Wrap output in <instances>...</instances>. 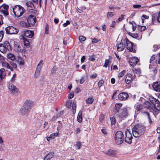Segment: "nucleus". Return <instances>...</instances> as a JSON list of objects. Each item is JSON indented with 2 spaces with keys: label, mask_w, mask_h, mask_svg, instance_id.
<instances>
[{
  "label": "nucleus",
  "mask_w": 160,
  "mask_h": 160,
  "mask_svg": "<svg viewBox=\"0 0 160 160\" xmlns=\"http://www.w3.org/2000/svg\"><path fill=\"white\" fill-rule=\"evenodd\" d=\"M149 101H146L145 103V107L149 109H152L155 112H158L160 110V102L158 100L152 96L149 97Z\"/></svg>",
  "instance_id": "nucleus-1"
},
{
  "label": "nucleus",
  "mask_w": 160,
  "mask_h": 160,
  "mask_svg": "<svg viewBox=\"0 0 160 160\" xmlns=\"http://www.w3.org/2000/svg\"><path fill=\"white\" fill-rule=\"evenodd\" d=\"M33 105L32 101L30 100H26L23 106L20 109L19 112L21 114L24 116L28 115Z\"/></svg>",
  "instance_id": "nucleus-2"
},
{
  "label": "nucleus",
  "mask_w": 160,
  "mask_h": 160,
  "mask_svg": "<svg viewBox=\"0 0 160 160\" xmlns=\"http://www.w3.org/2000/svg\"><path fill=\"white\" fill-rule=\"evenodd\" d=\"M145 127L141 124H137L134 126L132 129L133 136L135 138L139 137L144 133Z\"/></svg>",
  "instance_id": "nucleus-3"
},
{
  "label": "nucleus",
  "mask_w": 160,
  "mask_h": 160,
  "mask_svg": "<svg viewBox=\"0 0 160 160\" xmlns=\"http://www.w3.org/2000/svg\"><path fill=\"white\" fill-rule=\"evenodd\" d=\"M12 9L15 16L17 18L22 16L25 11L23 7L19 5L14 6Z\"/></svg>",
  "instance_id": "nucleus-4"
},
{
  "label": "nucleus",
  "mask_w": 160,
  "mask_h": 160,
  "mask_svg": "<svg viewBox=\"0 0 160 160\" xmlns=\"http://www.w3.org/2000/svg\"><path fill=\"white\" fill-rule=\"evenodd\" d=\"M115 143L117 145H120L123 142L124 139V137L123 132L120 131H118L115 135Z\"/></svg>",
  "instance_id": "nucleus-5"
},
{
  "label": "nucleus",
  "mask_w": 160,
  "mask_h": 160,
  "mask_svg": "<svg viewBox=\"0 0 160 160\" xmlns=\"http://www.w3.org/2000/svg\"><path fill=\"white\" fill-rule=\"evenodd\" d=\"M11 49L10 43L8 41L0 44V51L3 53H6L8 51H10Z\"/></svg>",
  "instance_id": "nucleus-6"
},
{
  "label": "nucleus",
  "mask_w": 160,
  "mask_h": 160,
  "mask_svg": "<svg viewBox=\"0 0 160 160\" xmlns=\"http://www.w3.org/2000/svg\"><path fill=\"white\" fill-rule=\"evenodd\" d=\"M36 21V17L33 15H30L28 18L27 22H23V26L28 28L32 26L34 24Z\"/></svg>",
  "instance_id": "nucleus-7"
},
{
  "label": "nucleus",
  "mask_w": 160,
  "mask_h": 160,
  "mask_svg": "<svg viewBox=\"0 0 160 160\" xmlns=\"http://www.w3.org/2000/svg\"><path fill=\"white\" fill-rule=\"evenodd\" d=\"M129 108L125 107L123 108L121 110V112L118 114V116L122 120L125 118L129 114Z\"/></svg>",
  "instance_id": "nucleus-8"
},
{
  "label": "nucleus",
  "mask_w": 160,
  "mask_h": 160,
  "mask_svg": "<svg viewBox=\"0 0 160 160\" xmlns=\"http://www.w3.org/2000/svg\"><path fill=\"white\" fill-rule=\"evenodd\" d=\"M5 30L7 34H16L19 32V30L18 29L12 26L6 28Z\"/></svg>",
  "instance_id": "nucleus-9"
},
{
  "label": "nucleus",
  "mask_w": 160,
  "mask_h": 160,
  "mask_svg": "<svg viewBox=\"0 0 160 160\" xmlns=\"http://www.w3.org/2000/svg\"><path fill=\"white\" fill-rule=\"evenodd\" d=\"M125 135L126 136L124 138L125 141L127 143L130 144L131 143L132 141V137L131 133L130 131L127 129L125 132Z\"/></svg>",
  "instance_id": "nucleus-10"
},
{
  "label": "nucleus",
  "mask_w": 160,
  "mask_h": 160,
  "mask_svg": "<svg viewBox=\"0 0 160 160\" xmlns=\"http://www.w3.org/2000/svg\"><path fill=\"white\" fill-rule=\"evenodd\" d=\"M9 6L7 5H4L0 7V12L2 13L5 16L8 15Z\"/></svg>",
  "instance_id": "nucleus-11"
},
{
  "label": "nucleus",
  "mask_w": 160,
  "mask_h": 160,
  "mask_svg": "<svg viewBox=\"0 0 160 160\" xmlns=\"http://www.w3.org/2000/svg\"><path fill=\"white\" fill-rule=\"evenodd\" d=\"M9 91L13 94L16 93L18 91V89L14 85L9 84L8 86Z\"/></svg>",
  "instance_id": "nucleus-12"
},
{
  "label": "nucleus",
  "mask_w": 160,
  "mask_h": 160,
  "mask_svg": "<svg viewBox=\"0 0 160 160\" xmlns=\"http://www.w3.org/2000/svg\"><path fill=\"white\" fill-rule=\"evenodd\" d=\"M125 41L127 49H128L130 52L133 51V43L130 42L127 38L125 39Z\"/></svg>",
  "instance_id": "nucleus-13"
},
{
  "label": "nucleus",
  "mask_w": 160,
  "mask_h": 160,
  "mask_svg": "<svg viewBox=\"0 0 160 160\" xmlns=\"http://www.w3.org/2000/svg\"><path fill=\"white\" fill-rule=\"evenodd\" d=\"M128 94L125 92H122L118 95V98L121 100H126L128 97Z\"/></svg>",
  "instance_id": "nucleus-14"
},
{
  "label": "nucleus",
  "mask_w": 160,
  "mask_h": 160,
  "mask_svg": "<svg viewBox=\"0 0 160 160\" xmlns=\"http://www.w3.org/2000/svg\"><path fill=\"white\" fill-rule=\"evenodd\" d=\"M34 35V32L33 31L26 30L23 32V35L27 37L32 38Z\"/></svg>",
  "instance_id": "nucleus-15"
},
{
  "label": "nucleus",
  "mask_w": 160,
  "mask_h": 160,
  "mask_svg": "<svg viewBox=\"0 0 160 160\" xmlns=\"http://www.w3.org/2000/svg\"><path fill=\"white\" fill-rule=\"evenodd\" d=\"M139 61V59L137 57H134L131 58L129 60V63L132 67H134Z\"/></svg>",
  "instance_id": "nucleus-16"
},
{
  "label": "nucleus",
  "mask_w": 160,
  "mask_h": 160,
  "mask_svg": "<svg viewBox=\"0 0 160 160\" xmlns=\"http://www.w3.org/2000/svg\"><path fill=\"white\" fill-rule=\"evenodd\" d=\"M116 151L111 149H109L108 151L104 152V153L108 156L111 157H115L116 156Z\"/></svg>",
  "instance_id": "nucleus-17"
},
{
  "label": "nucleus",
  "mask_w": 160,
  "mask_h": 160,
  "mask_svg": "<svg viewBox=\"0 0 160 160\" xmlns=\"http://www.w3.org/2000/svg\"><path fill=\"white\" fill-rule=\"evenodd\" d=\"M2 65L3 67L7 69L10 70L11 71H13L12 68L10 66V65L6 62H2Z\"/></svg>",
  "instance_id": "nucleus-18"
},
{
  "label": "nucleus",
  "mask_w": 160,
  "mask_h": 160,
  "mask_svg": "<svg viewBox=\"0 0 160 160\" xmlns=\"http://www.w3.org/2000/svg\"><path fill=\"white\" fill-rule=\"evenodd\" d=\"M6 75L5 69L3 68L0 69V81L2 80L6 76Z\"/></svg>",
  "instance_id": "nucleus-19"
},
{
  "label": "nucleus",
  "mask_w": 160,
  "mask_h": 160,
  "mask_svg": "<svg viewBox=\"0 0 160 160\" xmlns=\"http://www.w3.org/2000/svg\"><path fill=\"white\" fill-rule=\"evenodd\" d=\"M132 80V76L130 74H128L126 76L125 81L127 84H129Z\"/></svg>",
  "instance_id": "nucleus-20"
},
{
  "label": "nucleus",
  "mask_w": 160,
  "mask_h": 160,
  "mask_svg": "<svg viewBox=\"0 0 160 160\" xmlns=\"http://www.w3.org/2000/svg\"><path fill=\"white\" fill-rule=\"evenodd\" d=\"M154 89L158 92H160V85L158 84L157 82H154L152 85Z\"/></svg>",
  "instance_id": "nucleus-21"
},
{
  "label": "nucleus",
  "mask_w": 160,
  "mask_h": 160,
  "mask_svg": "<svg viewBox=\"0 0 160 160\" xmlns=\"http://www.w3.org/2000/svg\"><path fill=\"white\" fill-rule=\"evenodd\" d=\"M17 62L20 65H23L24 64V61L21 57H18L16 60Z\"/></svg>",
  "instance_id": "nucleus-22"
},
{
  "label": "nucleus",
  "mask_w": 160,
  "mask_h": 160,
  "mask_svg": "<svg viewBox=\"0 0 160 160\" xmlns=\"http://www.w3.org/2000/svg\"><path fill=\"white\" fill-rule=\"evenodd\" d=\"M117 50L118 51H121L124 50L125 47L124 45L120 43L119 44L117 45Z\"/></svg>",
  "instance_id": "nucleus-23"
},
{
  "label": "nucleus",
  "mask_w": 160,
  "mask_h": 160,
  "mask_svg": "<svg viewBox=\"0 0 160 160\" xmlns=\"http://www.w3.org/2000/svg\"><path fill=\"white\" fill-rule=\"evenodd\" d=\"M7 57L8 59H9L12 61H14L16 59L15 56L11 53H9L7 54Z\"/></svg>",
  "instance_id": "nucleus-24"
},
{
  "label": "nucleus",
  "mask_w": 160,
  "mask_h": 160,
  "mask_svg": "<svg viewBox=\"0 0 160 160\" xmlns=\"http://www.w3.org/2000/svg\"><path fill=\"white\" fill-rule=\"evenodd\" d=\"M136 109L137 110V111L135 112V113L136 112H140L142 111L143 109V107L142 104H138L137 105L136 107Z\"/></svg>",
  "instance_id": "nucleus-25"
},
{
  "label": "nucleus",
  "mask_w": 160,
  "mask_h": 160,
  "mask_svg": "<svg viewBox=\"0 0 160 160\" xmlns=\"http://www.w3.org/2000/svg\"><path fill=\"white\" fill-rule=\"evenodd\" d=\"M77 121L79 122H81L82 121V112L79 111V113L78 114L77 118Z\"/></svg>",
  "instance_id": "nucleus-26"
},
{
  "label": "nucleus",
  "mask_w": 160,
  "mask_h": 160,
  "mask_svg": "<svg viewBox=\"0 0 160 160\" xmlns=\"http://www.w3.org/2000/svg\"><path fill=\"white\" fill-rule=\"evenodd\" d=\"M26 5L28 7H29L30 10H33L34 9L35 7L33 3L31 2H28L26 3Z\"/></svg>",
  "instance_id": "nucleus-27"
},
{
  "label": "nucleus",
  "mask_w": 160,
  "mask_h": 160,
  "mask_svg": "<svg viewBox=\"0 0 160 160\" xmlns=\"http://www.w3.org/2000/svg\"><path fill=\"white\" fill-rule=\"evenodd\" d=\"M122 106V104L121 103H117L115 105L116 112H119V110Z\"/></svg>",
  "instance_id": "nucleus-28"
},
{
  "label": "nucleus",
  "mask_w": 160,
  "mask_h": 160,
  "mask_svg": "<svg viewBox=\"0 0 160 160\" xmlns=\"http://www.w3.org/2000/svg\"><path fill=\"white\" fill-rule=\"evenodd\" d=\"M23 42L24 45L25 46H26L27 48L29 47L30 46V43L28 40H27L26 38H24Z\"/></svg>",
  "instance_id": "nucleus-29"
},
{
  "label": "nucleus",
  "mask_w": 160,
  "mask_h": 160,
  "mask_svg": "<svg viewBox=\"0 0 160 160\" xmlns=\"http://www.w3.org/2000/svg\"><path fill=\"white\" fill-rule=\"evenodd\" d=\"M43 61L42 60H41L38 64V65L36 70L40 71L41 68L42 66Z\"/></svg>",
  "instance_id": "nucleus-30"
},
{
  "label": "nucleus",
  "mask_w": 160,
  "mask_h": 160,
  "mask_svg": "<svg viewBox=\"0 0 160 160\" xmlns=\"http://www.w3.org/2000/svg\"><path fill=\"white\" fill-rule=\"evenodd\" d=\"M14 48L15 51L17 52H20L22 50V48L21 47L20 45H15L14 46Z\"/></svg>",
  "instance_id": "nucleus-31"
},
{
  "label": "nucleus",
  "mask_w": 160,
  "mask_h": 160,
  "mask_svg": "<svg viewBox=\"0 0 160 160\" xmlns=\"http://www.w3.org/2000/svg\"><path fill=\"white\" fill-rule=\"evenodd\" d=\"M93 101V98H90L87 99L86 100V102L87 104H91Z\"/></svg>",
  "instance_id": "nucleus-32"
},
{
  "label": "nucleus",
  "mask_w": 160,
  "mask_h": 160,
  "mask_svg": "<svg viewBox=\"0 0 160 160\" xmlns=\"http://www.w3.org/2000/svg\"><path fill=\"white\" fill-rule=\"evenodd\" d=\"M150 72L152 74L154 75H156L157 73V70L155 68H150Z\"/></svg>",
  "instance_id": "nucleus-33"
},
{
  "label": "nucleus",
  "mask_w": 160,
  "mask_h": 160,
  "mask_svg": "<svg viewBox=\"0 0 160 160\" xmlns=\"http://www.w3.org/2000/svg\"><path fill=\"white\" fill-rule=\"evenodd\" d=\"M3 141L1 138H0V151L3 150Z\"/></svg>",
  "instance_id": "nucleus-34"
},
{
  "label": "nucleus",
  "mask_w": 160,
  "mask_h": 160,
  "mask_svg": "<svg viewBox=\"0 0 160 160\" xmlns=\"http://www.w3.org/2000/svg\"><path fill=\"white\" fill-rule=\"evenodd\" d=\"M54 156V153L53 152H49L46 155L47 158H49V159H51Z\"/></svg>",
  "instance_id": "nucleus-35"
},
{
  "label": "nucleus",
  "mask_w": 160,
  "mask_h": 160,
  "mask_svg": "<svg viewBox=\"0 0 160 160\" xmlns=\"http://www.w3.org/2000/svg\"><path fill=\"white\" fill-rule=\"evenodd\" d=\"M82 143L80 142H78L75 145V148L76 149H80L82 146Z\"/></svg>",
  "instance_id": "nucleus-36"
},
{
  "label": "nucleus",
  "mask_w": 160,
  "mask_h": 160,
  "mask_svg": "<svg viewBox=\"0 0 160 160\" xmlns=\"http://www.w3.org/2000/svg\"><path fill=\"white\" fill-rule=\"evenodd\" d=\"M76 102H77L76 101H74L72 104V108L73 112H74V110H75V112L76 111Z\"/></svg>",
  "instance_id": "nucleus-37"
},
{
  "label": "nucleus",
  "mask_w": 160,
  "mask_h": 160,
  "mask_svg": "<svg viewBox=\"0 0 160 160\" xmlns=\"http://www.w3.org/2000/svg\"><path fill=\"white\" fill-rule=\"evenodd\" d=\"M114 15V13L113 12H108L107 13V18H111Z\"/></svg>",
  "instance_id": "nucleus-38"
},
{
  "label": "nucleus",
  "mask_w": 160,
  "mask_h": 160,
  "mask_svg": "<svg viewBox=\"0 0 160 160\" xmlns=\"http://www.w3.org/2000/svg\"><path fill=\"white\" fill-rule=\"evenodd\" d=\"M64 114V111L62 110L59 112H58L57 114H56V116H57V117L59 118L61 117L63 114Z\"/></svg>",
  "instance_id": "nucleus-39"
},
{
  "label": "nucleus",
  "mask_w": 160,
  "mask_h": 160,
  "mask_svg": "<svg viewBox=\"0 0 160 160\" xmlns=\"http://www.w3.org/2000/svg\"><path fill=\"white\" fill-rule=\"evenodd\" d=\"M142 113L145 115L147 116L149 120V122H151V120L150 118L149 113L148 112H143Z\"/></svg>",
  "instance_id": "nucleus-40"
},
{
  "label": "nucleus",
  "mask_w": 160,
  "mask_h": 160,
  "mask_svg": "<svg viewBox=\"0 0 160 160\" xmlns=\"http://www.w3.org/2000/svg\"><path fill=\"white\" fill-rule=\"evenodd\" d=\"M110 120L111 124L114 125L115 124L116 120L115 118L114 117H111L110 118Z\"/></svg>",
  "instance_id": "nucleus-41"
},
{
  "label": "nucleus",
  "mask_w": 160,
  "mask_h": 160,
  "mask_svg": "<svg viewBox=\"0 0 160 160\" xmlns=\"http://www.w3.org/2000/svg\"><path fill=\"white\" fill-rule=\"evenodd\" d=\"M138 28L141 31L145 30L146 28L145 26H141L140 25H138Z\"/></svg>",
  "instance_id": "nucleus-42"
},
{
  "label": "nucleus",
  "mask_w": 160,
  "mask_h": 160,
  "mask_svg": "<svg viewBox=\"0 0 160 160\" xmlns=\"http://www.w3.org/2000/svg\"><path fill=\"white\" fill-rule=\"evenodd\" d=\"M59 134V132H56L55 133H52V134H51L50 135V136L51 138V139H54L55 138V137L57 136Z\"/></svg>",
  "instance_id": "nucleus-43"
},
{
  "label": "nucleus",
  "mask_w": 160,
  "mask_h": 160,
  "mask_svg": "<svg viewBox=\"0 0 160 160\" xmlns=\"http://www.w3.org/2000/svg\"><path fill=\"white\" fill-rule=\"evenodd\" d=\"M128 34L134 38H136L138 37V34L137 33H132L130 32H128Z\"/></svg>",
  "instance_id": "nucleus-44"
},
{
  "label": "nucleus",
  "mask_w": 160,
  "mask_h": 160,
  "mask_svg": "<svg viewBox=\"0 0 160 160\" xmlns=\"http://www.w3.org/2000/svg\"><path fill=\"white\" fill-rule=\"evenodd\" d=\"M40 72V71L36 70L34 75L35 77L36 78H37L39 76Z\"/></svg>",
  "instance_id": "nucleus-45"
},
{
  "label": "nucleus",
  "mask_w": 160,
  "mask_h": 160,
  "mask_svg": "<svg viewBox=\"0 0 160 160\" xmlns=\"http://www.w3.org/2000/svg\"><path fill=\"white\" fill-rule=\"evenodd\" d=\"M79 39L80 42L82 43V41H85L86 39V38L83 36H80L79 37Z\"/></svg>",
  "instance_id": "nucleus-46"
},
{
  "label": "nucleus",
  "mask_w": 160,
  "mask_h": 160,
  "mask_svg": "<svg viewBox=\"0 0 160 160\" xmlns=\"http://www.w3.org/2000/svg\"><path fill=\"white\" fill-rule=\"evenodd\" d=\"M157 15L156 13H154L152 16V22H153L156 20Z\"/></svg>",
  "instance_id": "nucleus-47"
},
{
  "label": "nucleus",
  "mask_w": 160,
  "mask_h": 160,
  "mask_svg": "<svg viewBox=\"0 0 160 160\" xmlns=\"http://www.w3.org/2000/svg\"><path fill=\"white\" fill-rule=\"evenodd\" d=\"M126 72L125 70H123L120 73H119L118 75L119 77H122L125 74Z\"/></svg>",
  "instance_id": "nucleus-48"
},
{
  "label": "nucleus",
  "mask_w": 160,
  "mask_h": 160,
  "mask_svg": "<svg viewBox=\"0 0 160 160\" xmlns=\"http://www.w3.org/2000/svg\"><path fill=\"white\" fill-rule=\"evenodd\" d=\"M4 33L2 31H0V42H1L3 37Z\"/></svg>",
  "instance_id": "nucleus-49"
},
{
  "label": "nucleus",
  "mask_w": 160,
  "mask_h": 160,
  "mask_svg": "<svg viewBox=\"0 0 160 160\" xmlns=\"http://www.w3.org/2000/svg\"><path fill=\"white\" fill-rule=\"evenodd\" d=\"M125 15H122L119 18H118L116 20V22H120L123 19L124 17L125 16Z\"/></svg>",
  "instance_id": "nucleus-50"
},
{
  "label": "nucleus",
  "mask_w": 160,
  "mask_h": 160,
  "mask_svg": "<svg viewBox=\"0 0 160 160\" xmlns=\"http://www.w3.org/2000/svg\"><path fill=\"white\" fill-rule=\"evenodd\" d=\"M10 64L12 68H17V64L14 62H10Z\"/></svg>",
  "instance_id": "nucleus-51"
},
{
  "label": "nucleus",
  "mask_w": 160,
  "mask_h": 160,
  "mask_svg": "<svg viewBox=\"0 0 160 160\" xmlns=\"http://www.w3.org/2000/svg\"><path fill=\"white\" fill-rule=\"evenodd\" d=\"M72 104V102L71 101H68L67 102L66 105L68 108H70L71 107Z\"/></svg>",
  "instance_id": "nucleus-52"
},
{
  "label": "nucleus",
  "mask_w": 160,
  "mask_h": 160,
  "mask_svg": "<svg viewBox=\"0 0 160 160\" xmlns=\"http://www.w3.org/2000/svg\"><path fill=\"white\" fill-rule=\"evenodd\" d=\"M74 96V93L73 92H71L68 94V98L69 99H71Z\"/></svg>",
  "instance_id": "nucleus-53"
},
{
  "label": "nucleus",
  "mask_w": 160,
  "mask_h": 160,
  "mask_svg": "<svg viewBox=\"0 0 160 160\" xmlns=\"http://www.w3.org/2000/svg\"><path fill=\"white\" fill-rule=\"evenodd\" d=\"M153 47V48H155L154 49L153 51H155L160 48V45H154Z\"/></svg>",
  "instance_id": "nucleus-54"
},
{
  "label": "nucleus",
  "mask_w": 160,
  "mask_h": 160,
  "mask_svg": "<svg viewBox=\"0 0 160 160\" xmlns=\"http://www.w3.org/2000/svg\"><path fill=\"white\" fill-rule=\"evenodd\" d=\"M85 81V77H82L81 78L80 81V84H82Z\"/></svg>",
  "instance_id": "nucleus-55"
},
{
  "label": "nucleus",
  "mask_w": 160,
  "mask_h": 160,
  "mask_svg": "<svg viewBox=\"0 0 160 160\" xmlns=\"http://www.w3.org/2000/svg\"><path fill=\"white\" fill-rule=\"evenodd\" d=\"M109 63V61L108 60H105V63L103 65V67L105 68H107Z\"/></svg>",
  "instance_id": "nucleus-56"
},
{
  "label": "nucleus",
  "mask_w": 160,
  "mask_h": 160,
  "mask_svg": "<svg viewBox=\"0 0 160 160\" xmlns=\"http://www.w3.org/2000/svg\"><path fill=\"white\" fill-rule=\"evenodd\" d=\"M5 60L4 58V57L0 54V62H4Z\"/></svg>",
  "instance_id": "nucleus-57"
},
{
  "label": "nucleus",
  "mask_w": 160,
  "mask_h": 160,
  "mask_svg": "<svg viewBox=\"0 0 160 160\" xmlns=\"http://www.w3.org/2000/svg\"><path fill=\"white\" fill-rule=\"evenodd\" d=\"M45 33L48 34V30H49V27L48 25L47 24L46 25V26L45 28Z\"/></svg>",
  "instance_id": "nucleus-58"
},
{
  "label": "nucleus",
  "mask_w": 160,
  "mask_h": 160,
  "mask_svg": "<svg viewBox=\"0 0 160 160\" xmlns=\"http://www.w3.org/2000/svg\"><path fill=\"white\" fill-rule=\"evenodd\" d=\"M155 55H152V56L151 57V58L150 59V63H151L153 61V60L155 59Z\"/></svg>",
  "instance_id": "nucleus-59"
},
{
  "label": "nucleus",
  "mask_w": 160,
  "mask_h": 160,
  "mask_svg": "<svg viewBox=\"0 0 160 160\" xmlns=\"http://www.w3.org/2000/svg\"><path fill=\"white\" fill-rule=\"evenodd\" d=\"M101 131L105 135H107V132L105 129H102L101 130Z\"/></svg>",
  "instance_id": "nucleus-60"
},
{
  "label": "nucleus",
  "mask_w": 160,
  "mask_h": 160,
  "mask_svg": "<svg viewBox=\"0 0 160 160\" xmlns=\"http://www.w3.org/2000/svg\"><path fill=\"white\" fill-rule=\"evenodd\" d=\"M70 24V22L68 20L66 21V23H64L63 24V26L64 27H66L68 25H69Z\"/></svg>",
  "instance_id": "nucleus-61"
},
{
  "label": "nucleus",
  "mask_w": 160,
  "mask_h": 160,
  "mask_svg": "<svg viewBox=\"0 0 160 160\" xmlns=\"http://www.w3.org/2000/svg\"><path fill=\"white\" fill-rule=\"evenodd\" d=\"M16 76V73L14 74L12 78L11 79V81L12 82H14L15 79V77Z\"/></svg>",
  "instance_id": "nucleus-62"
},
{
  "label": "nucleus",
  "mask_w": 160,
  "mask_h": 160,
  "mask_svg": "<svg viewBox=\"0 0 160 160\" xmlns=\"http://www.w3.org/2000/svg\"><path fill=\"white\" fill-rule=\"evenodd\" d=\"M133 7L135 8H140L141 7V6L140 5L136 4L133 5Z\"/></svg>",
  "instance_id": "nucleus-63"
},
{
  "label": "nucleus",
  "mask_w": 160,
  "mask_h": 160,
  "mask_svg": "<svg viewBox=\"0 0 160 160\" xmlns=\"http://www.w3.org/2000/svg\"><path fill=\"white\" fill-rule=\"evenodd\" d=\"M157 20L158 22H160V12L158 16Z\"/></svg>",
  "instance_id": "nucleus-64"
}]
</instances>
